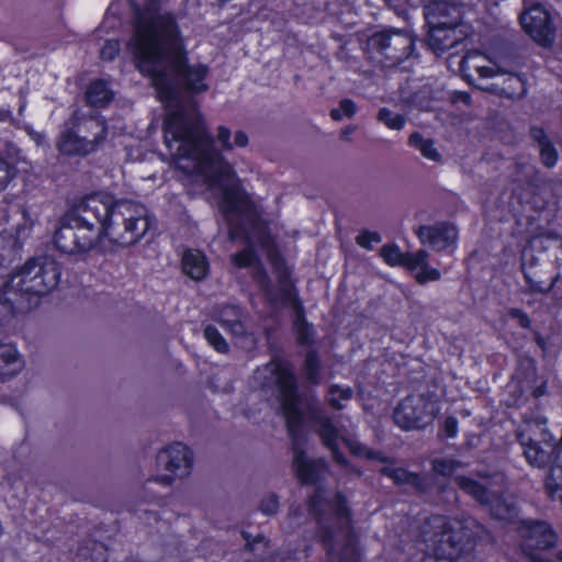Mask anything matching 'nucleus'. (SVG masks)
I'll list each match as a JSON object with an SVG mask.
<instances>
[{
	"label": "nucleus",
	"instance_id": "55",
	"mask_svg": "<svg viewBox=\"0 0 562 562\" xmlns=\"http://www.w3.org/2000/svg\"><path fill=\"white\" fill-rule=\"evenodd\" d=\"M356 126L355 125H348V126H345L341 132H340V137L344 139V140H349L350 139V136L351 134L355 133L356 131Z\"/></svg>",
	"mask_w": 562,
	"mask_h": 562
},
{
	"label": "nucleus",
	"instance_id": "47",
	"mask_svg": "<svg viewBox=\"0 0 562 562\" xmlns=\"http://www.w3.org/2000/svg\"><path fill=\"white\" fill-rule=\"evenodd\" d=\"M232 260L236 267L247 268L255 260V251L251 248H246L240 252L234 254Z\"/></svg>",
	"mask_w": 562,
	"mask_h": 562
},
{
	"label": "nucleus",
	"instance_id": "1",
	"mask_svg": "<svg viewBox=\"0 0 562 562\" xmlns=\"http://www.w3.org/2000/svg\"><path fill=\"white\" fill-rule=\"evenodd\" d=\"M133 37L128 47L137 68L151 79L169 113L165 121V145L177 169L199 172L204 183L222 191L220 209L228 220L247 212L250 200L236 178L233 166L214 147L198 103L183 91L201 93L209 69L189 64L184 40L175 14L160 0H147L143 7L133 4Z\"/></svg>",
	"mask_w": 562,
	"mask_h": 562
},
{
	"label": "nucleus",
	"instance_id": "15",
	"mask_svg": "<svg viewBox=\"0 0 562 562\" xmlns=\"http://www.w3.org/2000/svg\"><path fill=\"white\" fill-rule=\"evenodd\" d=\"M520 23L530 37L542 46H550L555 37V29L549 12L541 4H533L520 15Z\"/></svg>",
	"mask_w": 562,
	"mask_h": 562
},
{
	"label": "nucleus",
	"instance_id": "6",
	"mask_svg": "<svg viewBox=\"0 0 562 562\" xmlns=\"http://www.w3.org/2000/svg\"><path fill=\"white\" fill-rule=\"evenodd\" d=\"M103 210L91 195L78 201L60 220L54 237L56 247L68 255L87 254L97 246L104 248L97 220Z\"/></svg>",
	"mask_w": 562,
	"mask_h": 562
},
{
	"label": "nucleus",
	"instance_id": "37",
	"mask_svg": "<svg viewBox=\"0 0 562 562\" xmlns=\"http://www.w3.org/2000/svg\"><path fill=\"white\" fill-rule=\"evenodd\" d=\"M342 442L349 449V451L360 458H366L368 460H379L381 462L385 461V458L378 451H374L367 447L366 445L359 442L355 438L351 437H341Z\"/></svg>",
	"mask_w": 562,
	"mask_h": 562
},
{
	"label": "nucleus",
	"instance_id": "19",
	"mask_svg": "<svg viewBox=\"0 0 562 562\" xmlns=\"http://www.w3.org/2000/svg\"><path fill=\"white\" fill-rule=\"evenodd\" d=\"M417 236L422 244L429 245L432 249L440 251L457 240L458 231L453 225L441 222L419 226Z\"/></svg>",
	"mask_w": 562,
	"mask_h": 562
},
{
	"label": "nucleus",
	"instance_id": "52",
	"mask_svg": "<svg viewBox=\"0 0 562 562\" xmlns=\"http://www.w3.org/2000/svg\"><path fill=\"white\" fill-rule=\"evenodd\" d=\"M561 273L558 272L555 274V277L552 279L551 283L547 286V288H543L540 282H536V281H532L531 278L525 273V278L531 289L532 292H537V293H548L550 292L553 286L557 284V282L559 281V279L561 278Z\"/></svg>",
	"mask_w": 562,
	"mask_h": 562
},
{
	"label": "nucleus",
	"instance_id": "50",
	"mask_svg": "<svg viewBox=\"0 0 562 562\" xmlns=\"http://www.w3.org/2000/svg\"><path fill=\"white\" fill-rule=\"evenodd\" d=\"M356 240L360 247L371 249L373 243L378 244L381 241V236L376 232L363 231L357 236Z\"/></svg>",
	"mask_w": 562,
	"mask_h": 562
},
{
	"label": "nucleus",
	"instance_id": "9",
	"mask_svg": "<svg viewBox=\"0 0 562 562\" xmlns=\"http://www.w3.org/2000/svg\"><path fill=\"white\" fill-rule=\"evenodd\" d=\"M192 452L181 442L172 443L161 449L156 457L158 470L167 472L164 475H157L147 483L157 482L165 486H170L176 479L187 477L192 469Z\"/></svg>",
	"mask_w": 562,
	"mask_h": 562
},
{
	"label": "nucleus",
	"instance_id": "32",
	"mask_svg": "<svg viewBox=\"0 0 562 562\" xmlns=\"http://www.w3.org/2000/svg\"><path fill=\"white\" fill-rule=\"evenodd\" d=\"M485 90L493 91L498 95L506 97L508 99L521 98L526 93V85L521 77L517 75H508L502 85L493 83L491 88H484Z\"/></svg>",
	"mask_w": 562,
	"mask_h": 562
},
{
	"label": "nucleus",
	"instance_id": "58",
	"mask_svg": "<svg viewBox=\"0 0 562 562\" xmlns=\"http://www.w3.org/2000/svg\"><path fill=\"white\" fill-rule=\"evenodd\" d=\"M290 515L299 516L300 515V509L299 508H291L290 509Z\"/></svg>",
	"mask_w": 562,
	"mask_h": 562
},
{
	"label": "nucleus",
	"instance_id": "11",
	"mask_svg": "<svg viewBox=\"0 0 562 562\" xmlns=\"http://www.w3.org/2000/svg\"><path fill=\"white\" fill-rule=\"evenodd\" d=\"M519 535L522 551L529 555L531 562H553L536 553L537 551L549 550L557 543V533L548 522L540 520L522 521Z\"/></svg>",
	"mask_w": 562,
	"mask_h": 562
},
{
	"label": "nucleus",
	"instance_id": "53",
	"mask_svg": "<svg viewBox=\"0 0 562 562\" xmlns=\"http://www.w3.org/2000/svg\"><path fill=\"white\" fill-rule=\"evenodd\" d=\"M443 431L446 437L453 438L458 432V420L454 417H447L443 423Z\"/></svg>",
	"mask_w": 562,
	"mask_h": 562
},
{
	"label": "nucleus",
	"instance_id": "42",
	"mask_svg": "<svg viewBox=\"0 0 562 562\" xmlns=\"http://www.w3.org/2000/svg\"><path fill=\"white\" fill-rule=\"evenodd\" d=\"M235 338V344L247 351L252 350L257 345L256 336L245 329L244 324L241 325V333H232Z\"/></svg>",
	"mask_w": 562,
	"mask_h": 562
},
{
	"label": "nucleus",
	"instance_id": "22",
	"mask_svg": "<svg viewBox=\"0 0 562 562\" xmlns=\"http://www.w3.org/2000/svg\"><path fill=\"white\" fill-rule=\"evenodd\" d=\"M516 437L521 447L553 438L547 427V419L541 415L526 416L517 428Z\"/></svg>",
	"mask_w": 562,
	"mask_h": 562
},
{
	"label": "nucleus",
	"instance_id": "36",
	"mask_svg": "<svg viewBox=\"0 0 562 562\" xmlns=\"http://www.w3.org/2000/svg\"><path fill=\"white\" fill-rule=\"evenodd\" d=\"M303 373L305 376V380L314 385H317L321 383V360L314 350L307 351L305 356L304 367H303Z\"/></svg>",
	"mask_w": 562,
	"mask_h": 562
},
{
	"label": "nucleus",
	"instance_id": "17",
	"mask_svg": "<svg viewBox=\"0 0 562 562\" xmlns=\"http://www.w3.org/2000/svg\"><path fill=\"white\" fill-rule=\"evenodd\" d=\"M70 117L77 127V132H80L81 137L88 139L87 145L92 154L103 147L108 139L109 127L102 116L86 115L75 111Z\"/></svg>",
	"mask_w": 562,
	"mask_h": 562
},
{
	"label": "nucleus",
	"instance_id": "59",
	"mask_svg": "<svg viewBox=\"0 0 562 562\" xmlns=\"http://www.w3.org/2000/svg\"><path fill=\"white\" fill-rule=\"evenodd\" d=\"M228 234H229V239H231V240H235L236 235H235V232H234V229H233V228H229Z\"/></svg>",
	"mask_w": 562,
	"mask_h": 562
},
{
	"label": "nucleus",
	"instance_id": "45",
	"mask_svg": "<svg viewBox=\"0 0 562 562\" xmlns=\"http://www.w3.org/2000/svg\"><path fill=\"white\" fill-rule=\"evenodd\" d=\"M259 509L265 515H276L279 510V497L273 493L265 495L260 502Z\"/></svg>",
	"mask_w": 562,
	"mask_h": 562
},
{
	"label": "nucleus",
	"instance_id": "49",
	"mask_svg": "<svg viewBox=\"0 0 562 562\" xmlns=\"http://www.w3.org/2000/svg\"><path fill=\"white\" fill-rule=\"evenodd\" d=\"M232 132L228 127L221 125L217 127L216 140L224 151L234 149L233 142H231Z\"/></svg>",
	"mask_w": 562,
	"mask_h": 562
},
{
	"label": "nucleus",
	"instance_id": "44",
	"mask_svg": "<svg viewBox=\"0 0 562 562\" xmlns=\"http://www.w3.org/2000/svg\"><path fill=\"white\" fill-rule=\"evenodd\" d=\"M427 259L425 258L423 262L417 265V268L420 269V271L416 274V280L424 284L428 281H437L440 279V272L439 270L431 268L427 265Z\"/></svg>",
	"mask_w": 562,
	"mask_h": 562
},
{
	"label": "nucleus",
	"instance_id": "60",
	"mask_svg": "<svg viewBox=\"0 0 562 562\" xmlns=\"http://www.w3.org/2000/svg\"><path fill=\"white\" fill-rule=\"evenodd\" d=\"M558 559H559V561H561V562H562V550H560V551L558 552Z\"/></svg>",
	"mask_w": 562,
	"mask_h": 562
},
{
	"label": "nucleus",
	"instance_id": "2",
	"mask_svg": "<svg viewBox=\"0 0 562 562\" xmlns=\"http://www.w3.org/2000/svg\"><path fill=\"white\" fill-rule=\"evenodd\" d=\"M308 510L317 521V535L327 550L328 562H359L345 496L341 493L329 495L318 487L310 497Z\"/></svg>",
	"mask_w": 562,
	"mask_h": 562
},
{
	"label": "nucleus",
	"instance_id": "12",
	"mask_svg": "<svg viewBox=\"0 0 562 562\" xmlns=\"http://www.w3.org/2000/svg\"><path fill=\"white\" fill-rule=\"evenodd\" d=\"M308 418L323 446L331 452L334 461L360 476L362 472L352 467L339 449L338 440L344 436L331 417H329L321 407H312Z\"/></svg>",
	"mask_w": 562,
	"mask_h": 562
},
{
	"label": "nucleus",
	"instance_id": "51",
	"mask_svg": "<svg viewBox=\"0 0 562 562\" xmlns=\"http://www.w3.org/2000/svg\"><path fill=\"white\" fill-rule=\"evenodd\" d=\"M507 315L510 318L516 319L520 327L525 329H529L531 327V319L522 310L512 307L507 311Z\"/></svg>",
	"mask_w": 562,
	"mask_h": 562
},
{
	"label": "nucleus",
	"instance_id": "3",
	"mask_svg": "<svg viewBox=\"0 0 562 562\" xmlns=\"http://www.w3.org/2000/svg\"><path fill=\"white\" fill-rule=\"evenodd\" d=\"M60 265L49 256L30 258L0 289V321L31 307L33 299L50 293L59 283Z\"/></svg>",
	"mask_w": 562,
	"mask_h": 562
},
{
	"label": "nucleus",
	"instance_id": "56",
	"mask_svg": "<svg viewBox=\"0 0 562 562\" xmlns=\"http://www.w3.org/2000/svg\"><path fill=\"white\" fill-rule=\"evenodd\" d=\"M9 117H10V112L9 111H1L0 112V120L1 121H4V120H7Z\"/></svg>",
	"mask_w": 562,
	"mask_h": 562
},
{
	"label": "nucleus",
	"instance_id": "29",
	"mask_svg": "<svg viewBox=\"0 0 562 562\" xmlns=\"http://www.w3.org/2000/svg\"><path fill=\"white\" fill-rule=\"evenodd\" d=\"M182 270L192 280L201 281L209 271L206 257L199 250H187L182 256Z\"/></svg>",
	"mask_w": 562,
	"mask_h": 562
},
{
	"label": "nucleus",
	"instance_id": "30",
	"mask_svg": "<svg viewBox=\"0 0 562 562\" xmlns=\"http://www.w3.org/2000/svg\"><path fill=\"white\" fill-rule=\"evenodd\" d=\"M243 311L239 306L227 304L214 308L213 318L231 333H241Z\"/></svg>",
	"mask_w": 562,
	"mask_h": 562
},
{
	"label": "nucleus",
	"instance_id": "33",
	"mask_svg": "<svg viewBox=\"0 0 562 562\" xmlns=\"http://www.w3.org/2000/svg\"><path fill=\"white\" fill-rule=\"evenodd\" d=\"M114 92L104 80L92 81L86 92L87 103L94 108H104L113 99Z\"/></svg>",
	"mask_w": 562,
	"mask_h": 562
},
{
	"label": "nucleus",
	"instance_id": "26",
	"mask_svg": "<svg viewBox=\"0 0 562 562\" xmlns=\"http://www.w3.org/2000/svg\"><path fill=\"white\" fill-rule=\"evenodd\" d=\"M381 473L394 481L395 484H408L422 493H427L431 487V480L426 475L408 472L402 468L384 467Z\"/></svg>",
	"mask_w": 562,
	"mask_h": 562
},
{
	"label": "nucleus",
	"instance_id": "23",
	"mask_svg": "<svg viewBox=\"0 0 562 562\" xmlns=\"http://www.w3.org/2000/svg\"><path fill=\"white\" fill-rule=\"evenodd\" d=\"M524 456L527 462L535 468L551 467L555 463L557 456L562 451V447L558 445L557 439L550 438L539 441L536 445L522 447Z\"/></svg>",
	"mask_w": 562,
	"mask_h": 562
},
{
	"label": "nucleus",
	"instance_id": "40",
	"mask_svg": "<svg viewBox=\"0 0 562 562\" xmlns=\"http://www.w3.org/2000/svg\"><path fill=\"white\" fill-rule=\"evenodd\" d=\"M204 337L207 342L218 352L226 353L229 350L228 344L220 331L212 325L204 328Z\"/></svg>",
	"mask_w": 562,
	"mask_h": 562
},
{
	"label": "nucleus",
	"instance_id": "14",
	"mask_svg": "<svg viewBox=\"0 0 562 562\" xmlns=\"http://www.w3.org/2000/svg\"><path fill=\"white\" fill-rule=\"evenodd\" d=\"M546 386L547 382L537 375L535 360L528 357L519 359L512 381L507 385L515 404L526 393H531L536 398L541 397L546 393Z\"/></svg>",
	"mask_w": 562,
	"mask_h": 562
},
{
	"label": "nucleus",
	"instance_id": "24",
	"mask_svg": "<svg viewBox=\"0 0 562 562\" xmlns=\"http://www.w3.org/2000/svg\"><path fill=\"white\" fill-rule=\"evenodd\" d=\"M380 255L387 265L404 266L409 270L416 269L417 265L423 262L425 258H428V252L424 249L415 254L402 252L400 247L395 244L384 245L380 249Z\"/></svg>",
	"mask_w": 562,
	"mask_h": 562
},
{
	"label": "nucleus",
	"instance_id": "35",
	"mask_svg": "<svg viewBox=\"0 0 562 562\" xmlns=\"http://www.w3.org/2000/svg\"><path fill=\"white\" fill-rule=\"evenodd\" d=\"M295 318L293 328L296 333V340L301 346H310L313 342V328L304 316V311L299 302L294 303Z\"/></svg>",
	"mask_w": 562,
	"mask_h": 562
},
{
	"label": "nucleus",
	"instance_id": "25",
	"mask_svg": "<svg viewBox=\"0 0 562 562\" xmlns=\"http://www.w3.org/2000/svg\"><path fill=\"white\" fill-rule=\"evenodd\" d=\"M457 27H429L427 44L429 48L436 54L441 55L448 49L457 46L462 37L457 34Z\"/></svg>",
	"mask_w": 562,
	"mask_h": 562
},
{
	"label": "nucleus",
	"instance_id": "34",
	"mask_svg": "<svg viewBox=\"0 0 562 562\" xmlns=\"http://www.w3.org/2000/svg\"><path fill=\"white\" fill-rule=\"evenodd\" d=\"M408 145L418 150L422 156L434 162H440L442 157L431 138L424 137L419 132H414L408 137Z\"/></svg>",
	"mask_w": 562,
	"mask_h": 562
},
{
	"label": "nucleus",
	"instance_id": "27",
	"mask_svg": "<svg viewBox=\"0 0 562 562\" xmlns=\"http://www.w3.org/2000/svg\"><path fill=\"white\" fill-rule=\"evenodd\" d=\"M22 368L23 361L14 346L0 344V382L10 380L16 375Z\"/></svg>",
	"mask_w": 562,
	"mask_h": 562
},
{
	"label": "nucleus",
	"instance_id": "7",
	"mask_svg": "<svg viewBox=\"0 0 562 562\" xmlns=\"http://www.w3.org/2000/svg\"><path fill=\"white\" fill-rule=\"evenodd\" d=\"M456 484L468 495L484 506L498 520H509L517 514L516 502L512 495L503 492L501 475H481V480L458 475Z\"/></svg>",
	"mask_w": 562,
	"mask_h": 562
},
{
	"label": "nucleus",
	"instance_id": "39",
	"mask_svg": "<svg viewBox=\"0 0 562 562\" xmlns=\"http://www.w3.org/2000/svg\"><path fill=\"white\" fill-rule=\"evenodd\" d=\"M376 120L384 124L387 128L394 131L403 130L406 123V117L404 115L394 113L389 108H381L378 111Z\"/></svg>",
	"mask_w": 562,
	"mask_h": 562
},
{
	"label": "nucleus",
	"instance_id": "46",
	"mask_svg": "<svg viewBox=\"0 0 562 562\" xmlns=\"http://www.w3.org/2000/svg\"><path fill=\"white\" fill-rule=\"evenodd\" d=\"M458 465L457 461L450 459H437L432 462V470L440 475L449 476L456 471Z\"/></svg>",
	"mask_w": 562,
	"mask_h": 562
},
{
	"label": "nucleus",
	"instance_id": "13",
	"mask_svg": "<svg viewBox=\"0 0 562 562\" xmlns=\"http://www.w3.org/2000/svg\"><path fill=\"white\" fill-rule=\"evenodd\" d=\"M369 45L395 65L412 55L414 40L408 33L400 30H383L369 38Z\"/></svg>",
	"mask_w": 562,
	"mask_h": 562
},
{
	"label": "nucleus",
	"instance_id": "57",
	"mask_svg": "<svg viewBox=\"0 0 562 562\" xmlns=\"http://www.w3.org/2000/svg\"><path fill=\"white\" fill-rule=\"evenodd\" d=\"M35 140L37 144H42L45 140V136L42 134H37Z\"/></svg>",
	"mask_w": 562,
	"mask_h": 562
},
{
	"label": "nucleus",
	"instance_id": "4",
	"mask_svg": "<svg viewBox=\"0 0 562 562\" xmlns=\"http://www.w3.org/2000/svg\"><path fill=\"white\" fill-rule=\"evenodd\" d=\"M484 527L469 517L450 522L446 517L436 515L425 520L420 529L419 543L425 554L436 560L452 561L470 551Z\"/></svg>",
	"mask_w": 562,
	"mask_h": 562
},
{
	"label": "nucleus",
	"instance_id": "10",
	"mask_svg": "<svg viewBox=\"0 0 562 562\" xmlns=\"http://www.w3.org/2000/svg\"><path fill=\"white\" fill-rule=\"evenodd\" d=\"M393 419L404 430L425 428L434 420V404L423 395L407 396L394 409Z\"/></svg>",
	"mask_w": 562,
	"mask_h": 562
},
{
	"label": "nucleus",
	"instance_id": "31",
	"mask_svg": "<svg viewBox=\"0 0 562 562\" xmlns=\"http://www.w3.org/2000/svg\"><path fill=\"white\" fill-rule=\"evenodd\" d=\"M547 495L552 501L562 502V451L557 456L555 463L549 468V473L544 480Z\"/></svg>",
	"mask_w": 562,
	"mask_h": 562
},
{
	"label": "nucleus",
	"instance_id": "41",
	"mask_svg": "<svg viewBox=\"0 0 562 562\" xmlns=\"http://www.w3.org/2000/svg\"><path fill=\"white\" fill-rule=\"evenodd\" d=\"M357 104L351 99L340 100L338 108L330 111L334 121H341L344 117L351 119L357 113Z\"/></svg>",
	"mask_w": 562,
	"mask_h": 562
},
{
	"label": "nucleus",
	"instance_id": "16",
	"mask_svg": "<svg viewBox=\"0 0 562 562\" xmlns=\"http://www.w3.org/2000/svg\"><path fill=\"white\" fill-rule=\"evenodd\" d=\"M292 465L297 480L303 484H315L328 472V462L324 458H310L297 439L292 442Z\"/></svg>",
	"mask_w": 562,
	"mask_h": 562
},
{
	"label": "nucleus",
	"instance_id": "8",
	"mask_svg": "<svg viewBox=\"0 0 562 562\" xmlns=\"http://www.w3.org/2000/svg\"><path fill=\"white\" fill-rule=\"evenodd\" d=\"M270 373L279 391L283 415L289 434L294 437L302 423V411L297 394L296 376L289 366L270 362L265 368Z\"/></svg>",
	"mask_w": 562,
	"mask_h": 562
},
{
	"label": "nucleus",
	"instance_id": "38",
	"mask_svg": "<svg viewBox=\"0 0 562 562\" xmlns=\"http://www.w3.org/2000/svg\"><path fill=\"white\" fill-rule=\"evenodd\" d=\"M353 391L351 387H341L337 384L329 386L327 392V402L335 409H342L345 407L342 402H347L352 397Z\"/></svg>",
	"mask_w": 562,
	"mask_h": 562
},
{
	"label": "nucleus",
	"instance_id": "48",
	"mask_svg": "<svg viewBox=\"0 0 562 562\" xmlns=\"http://www.w3.org/2000/svg\"><path fill=\"white\" fill-rule=\"evenodd\" d=\"M121 50V45L117 40H109L104 43L100 50V56L103 60H113Z\"/></svg>",
	"mask_w": 562,
	"mask_h": 562
},
{
	"label": "nucleus",
	"instance_id": "21",
	"mask_svg": "<svg viewBox=\"0 0 562 562\" xmlns=\"http://www.w3.org/2000/svg\"><path fill=\"white\" fill-rule=\"evenodd\" d=\"M472 70L475 71L480 78H492L501 72L495 61L491 60L485 54L479 50L467 53L460 61V71L470 83H473Z\"/></svg>",
	"mask_w": 562,
	"mask_h": 562
},
{
	"label": "nucleus",
	"instance_id": "54",
	"mask_svg": "<svg viewBox=\"0 0 562 562\" xmlns=\"http://www.w3.org/2000/svg\"><path fill=\"white\" fill-rule=\"evenodd\" d=\"M248 144H249V138H248L247 134L243 131H237L234 135V142H233L234 148L235 147L245 148L248 146Z\"/></svg>",
	"mask_w": 562,
	"mask_h": 562
},
{
	"label": "nucleus",
	"instance_id": "20",
	"mask_svg": "<svg viewBox=\"0 0 562 562\" xmlns=\"http://www.w3.org/2000/svg\"><path fill=\"white\" fill-rule=\"evenodd\" d=\"M80 132H77V127L69 117L65 121L63 128L59 133V136L56 142L57 150L65 156L74 157H85L91 153L89 146L87 145L88 139L81 137Z\"/></svg>",
	"mask_w": 562,
	"mask_h": 562
},
{
	"label": "nucleus",
	"instance_id": "18",
	"mask_svg": "<svg viewBox=\"0 0 562 562\" xmlns=\"http://www.w3.org/2000/svg\"><path fill=\"white\" fill-rule=\"evenodd\" d=\"M428 27H458L462 20V8L450 1H431L424 8Z\"/></svg>",
	"mask_w": 562,
	"mask_h": 562
},
{
	"label": "nucleus",
	"instance_id": "43",
	"mask_svg": "<svg viewBox=\"0 0 562 562\" xmlns=\"http://www.w3.org/2000/svg\"><path fill=\"white\" fill-rule=\"evenodd\" d=\"M16 168L0 157V191L4 190L8 184L15 178Z\"/></svg>",
	"mask_w": 562,
	"mask_h": 562
},
{
	"label": "nucleus",
	"instance_id": "28",
	"mask_svg": "<svg viewBox=\"0 0 562 562\" xmlns=\"http://www.w3.org/2000/svg\"><path fill=\"white\" fill-rule=\"evenodd\" d=\"M530 137L539 148L540 161L547 168H553L557 165L559 154L542 127L532 126Z\"/></svg>",
	"mask_w": 562,
	"mask_h": 562
},
{
	"label": "nucleus",
	"instance_id": "5",
	"mask_svg": "<svg viewBox=\"0 0 562 562\" xmlns=\"http://www.w3.org/2000/svg\"><path fill=\"white\" fill-rule=\"evenodd\" d=\"M91 198L104 209L97 215L103 240L128 247L138 243L148 231V211L144 205L126 200L114 201L104 193L91 194Z\"/></svg>",
	"mask_w": 562,
	"mask_h": 562
}]
</instances>
